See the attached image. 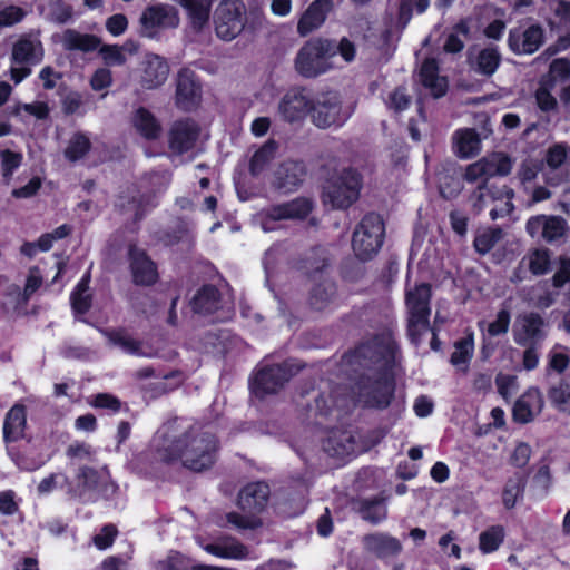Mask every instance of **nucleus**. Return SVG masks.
<instances>
[{"instance_id": "obj_56", "label": "nucleus", "mask_w": 570, "mask_h": 570, "mask_svg": "<svg viewBox=\"0 0 570 570\" xmlns=\"http://www.w3.org/2000/svg\"><path fill=\"white\" fill-rule=\"evenodd\" d=\"M70 304L75 314H87L92 306V295L90 293L71 292Z\"/></svg>"}, {"instance_id": "obj_64", "label": "nucleus", "mask_w": 570, "mask_h": 570, "mask_svg": "<svg viewBox=\"0 0 570 570\" xmlns=\"http://www.w3.org/2000/svg\"><path fill=\"white\" fill-rule=\"evenodd\" d=\"M570 282V258H560V265L552 276V286L556 288L563 287Z\"/></svg>"}, {"instance_id": "obj_18", "label": "nucleus", "mask_w": 570, "mask_h": 570, "mask_svg": "<svg viewBox=\"0 0 570 570\" xmlns=\"http://www.w3.org/2000/svg\"><path fill=\"white\" fill-rule=\"evenodd\" d=\"M45 57V48L39 35L27 32L12 45L10 60L12 65L37 66Z\"/></svg>"}, {"instance_id": "obj_14", "label": "nucleus", "mask_w": 570, "mask_h": 570, "mask_svg": "<svg viewBox=\"0 0 570 570\" xmlns=\"http://www.w3.org/2000/svg\"><path fill=\"white\" fill-rule=\"evenodd\" d=\"M127 262L134 285L151 287L158 283L160 275L157 263L136 243H130L127 247Z\"/></svg>"}, {"instance_id": "obj_62", "label": "nucleus", "mask_w": 570, "mask_h": 570, "mask_svg": "<svg viewBox=\"0 0 570 570\" xmlns=\"http://www.w3.org/2000/svg\"><path fill=\"white\" fill-rule=\"evenodd\" d=\"M106 30L114 37L121 36L128 28V19L124 13H115L107 18Z\"/></svg>"}, {"instance_id": "obj_8", "label": "nucleus", "mask_w": 570, "mask_h": 570, "mask_svg": "<svg viewBox=\"0 0 570 570\" xmlns=\"http://www.w3.org/2000/svg\"><path fill=\"white\" fill-rule=\"evenodd\" d=\"M303 365L285 360L282 363L265 365L249 377V389L255 396L263 399L276 394L289 380L298 374Z\"/></svg>"}, {"instance_id": "obj_4", "label": "nucleus", "mask_w": 570, "mask_h": 570, "mask_svg": "<svg viewBox=\"0 0 570 570\" xmlns=\"http://www.w3.org/2000/svg\"><path fill=\"white\" fill-rule=\"evenodd\" d=\"M385 238V224L382 216L371 212L365 214L352 235V249L361 262L373 259L381 249Z\"/></svg>"}, {"instance_id": "obj_35", "label": "nucleus", "mask_w": 570, "mask_h": 570, "mask_svg": "<svg viewBox=\"0 0 570 570\" xmlns=\"http://www.w3.org/2000/svg\"><path fill=\"white\" fill-rule=\"evenodd\" d=\"M356 512L372 524H379L387 518V508L380 497L358 500Z\"/></svg>"}, {"instance_id": "obj_47", "label": "nucleus", "mask_w": 570, "mask_h": 570, "mask_svg": "<svg viewBox=\"0 0 570 570\" xmlns=\"http://www.w3.org/2000/svg\"><path fill=\"white\" fill-rule=\"evenodd\" d=\"M411 102L412 99L411 96L407 95L406 87L397 86L390 92L386 100V107L396 114H401L410 108Z\"/></svg>"}, {"instance_id": "obj_42", "label": "nucleus", "mask_w": 570, "mask_h": 570, "mask_svg": "<svg viewBox=\"0 0 570 570\" xmlns=\"http://www.w3.org/2000/svg\"><path fill=\"white\" fill-rule=\"evenodd\" d=\"M91 149L90 139L82 132H76L69 140L67 148L65 149V157L76 163L82 159Z\"/></svg>"}, {"instance_id": "obj_16", "label": "nucleus", "mask_w": 570, "mask_h": 570, "mask_svg": "<svg viewBox=\"0 0 570 570\" xmlns=\"http://www.w3.org/2000/svg\"><path fill=\"white\" fill-rule=\"evenodd\" d=\"M313 99L306 94L304 87L289 88L278 102V114L288 124L303 121L311 116Z\"/></svg>"}, {"instance_id": "obj_48", "label": "nucleus", "mask_w": 570, "mask_h": 570, "mask_svg": "<svg viewBox=\"0 0 570 570\" xmlns=\"http://www.w3.org/2000/svg\"><path fill=\"white\" fill-rule=\"evenodd\" d=\"M0 158L3 178H11L13 173L21 166L23 156L19 151L3 149L0 151Z\"/></svg>"}, {"instance_id": "obj_36", "label": "nucleus", "mask_w": 570, "mask_h": 570, "mask_svg": "<svg viewBox=\"0 0 570 570\" xmlns=\"http://www.w3.org/2000/svg\"><path fill=\"white\" fill-rule=\"evenodd\" d=\"M100 43V38L95 35L80 33L73 29H68L63 33V46L67 50L91 52L97 50Z\"/></svg>"}, {"instance_id": "obj_45", "label": "nucleus", "mask_w": 570, "mask_h": 570, "mask_svg": "<svg viewBox=\"0 0 570 570\" xmlns=\"http://www.w3.org/2000/svg\"><path fill=\"white\" fill-rule=\"evenodd\" d=\"M567 229V222L561 216H547L543 225L542 238L552 243L561 238Z\"/></svg>"}, {"instance_id": "obj_2", "label": "nucleus", "mask_w": 570, "mask_h": 570, "mask_svg": "<svg viewBox=\"0 0 570 570\" xmlns=\"http://www.w3.org/2000/svg\"><path fill=\"white\" fill-rule=\"evenodd\" d=\"M60 487L69 499L83 503L110 500L119 489L107 470H97L89 465L79 466L73 479L62 475Z\"/></svg>"}, {"instance_id": "obj_20", "label": "nucleus", "mask_w": 570, "mask_h": 570, "mask_svg": "<svg viewBox=\"0 0 570 570\" xmlns=\"http://www.w3.org/2000/svg\"><path fill=\"white\" fill-rule=\"evenodd\" d=\"M314 209V203L306 197H296L289 202L274 204L264 210V216L268 220H304Z\"/></svg>"}, {"instance_id": "obj_58", "label": "nucleus", "mask_w": 570, "mask_h": 570, "mask_svg": "<svg viewBox=\"0 0 570 570\" xmlns=\"http://www.w3.org/2000/svg\"><path fill=\"white\" fill-rule=\"evenodd\" d=\"M538 108L543 112H550L557 109L558 102L549 89L539 87L534 94Z\"/></svg>"}, {"instance_id": "obj_46", "label": "nucleus", "mask_w": 570, "mask_h": 570, "mask_svg": "<svg viewBox=\"0 0 570 570\" xmlns=\"http://www.w3.org/2000/svg\"><path fill=\"white\" fill-rule=\"evenodd\" d=\"M158 454L161 463L173 465L180 462L184 468V434L170 445L160 450Z\"/></svg>"}, {"instance_id": "obj_19", "label": "nucleus", "mask_w": 570, "mask_h": 570, "mask_svg": "<svg viewBox=\"0 0 570 570\" xmlns=\"http://www.w3.org/2000/svg\"><path fill=\"white\" fill-rule=\"evenodd\" d=\"M307 168L303 160L287 159L282 161L273 173V186L283 193H292L304 181Z\"/></svg>"}, {"instance_id": "obj_21", "label": "nucleus", "mask_w": 570, "mask_h": 570, "mask_svg": "<svg viewBox=\"0 0 570 570\" xmlns=\"http://www.w3.org/2000/svg\"><path fill=\"white\" fill-rule=\"evenodd\" d=\"M198 125L190 120L176 121L168 135L169 149L176 155H183L191 150L199 137Z\"/></svg>"}, {"instance_id": "obj_41", "label": "nucleus", "mask_w": 570, "mask_h": 570, "mask_svg": "<svg viewBox=\"0 0 570 570\" xmlns=\"http://www.w3.org/2000/svg\"><path fill=\"white\" fill-rule=\"evenodd\" d=\"M504 540V530L501 525H492L479 535V550L489 554L499 549Z\"/></svg>"}, {"instance_id": "obj_38", "label": "nucleus", "mask_w": 570, "mask_h": 570, "mask_svg": "<svg viewBox=\"0 0 570 570\" xmlns=\"http://www.w3.org/2000/svg\"><path fill=\"white\" fill-rule=\"evenodd\" d=\"M527 487V478L523 474L515 473L509 478L502 490V503L507 510L515 507L519 499L523 498Z\"/></svg>"}, {"instance_id": "obj_59", "label": "nucleus", "mask_w": 570, "mask_h": 570, "mask_svg": "<svg viewBox=\"0 0 570 570\" xmlns=\"http://www.w3.org/2000/svg\"><path fill=\"white\" fill-rule=\"evenodd\" d=\"M100 55L106 65L121 66L126 62V57L117 45H104Z\"/></svg>"}, {"instance_id": "obj_10", "label": "nucleus", "mask_w": 570, "mask_h": 570, "mask_svg": "<svg viewBox=\"0 0 570 570\" xmlns=\"http://www.w3.org/2000/svg\"><path fill=\"white\" fill-rule=\"evenodd\" d=\"M355 385L367 407L385 410L394 399L395 379L393 371L377 372V376L374 379L364 374L360 375Z\"/></svg>"}, {"instance_id": "obj_29", "label": "nucleus", "mask_w": 570, "mask_h": 570, "mask_svg": "<svg viewBox=\"0 0 570 570\" xmlns=\"http://www.w3.org/2000/svg\"><path fill=\"white\" fill-rule=\"evenodd\" d=\"M169 67L159 56H153L147 59L141 75V86L145 89H155L160 87L168 77Z\"/></svg>"}, {"instance_id": "obj_15", "label": "nucleus", "mask_w": 570, "mask_h": 570, "mask_svg": "<svg viewBox=\"0 0 570 570\" xmlns=\"http://www.w3.org/2000/svg\"><path fill=\"white\" fill-rule=\"evenodd\" d=\"M203 100V86L196 72L181 68L176 77L175 105L185 112L195 111Z\"/></svg>"}, {"instance_id": "obj_3", "label": "nucleus", "mask_w": 570, "mask_h": 570, "mask_svg": "<svg viewBox=\"0 0 570 570\" xmlns=\"http://www.w3.org/2000/svg\"><path fill=\"white\" fill-rule=\"evenodd\" d=\"M219 441L207 431L189 430L184 433V468L202 473L216 463Z\"/></svg>"}, {"instance_id": "obj_5", "label": "nucleus", "mask_w": 570, "mask_h": 570, "mask_svg": "<svg viewBox=\"0 0 570 570\" xmlns=\"http://www.w3.org/2000/svg\"><path fill=\"white\" fill-rule=\"evenodd\" d=\"M363 184L362 175L354 168H344L330 176L323 185V199L333 208L346 209L360 197Z\"/></svg>"}, {"instance_id": "obj_61", "label": "nucleus", "mask_w": 570, "mask_h": 570, "mask_svg": "<svg viewBox=\"0 0 570 570\" xmlns=\"http://www.w3.org/2000/svg\"><path fill=\"white\" fill-rule=\"evenodd\" d=\"M568 157V149L562 145H553L547 151L546 161L551 169L559 168Z\"/></svg>"}, {"instance_id": "obj_51", "label": "nucleus", "mask_w": 570, "mask_h": 570, "mask_svg": "<svg viewBox=\"0 0 570 570\" xmlns=\"http://www.w3.org/2000/svg\"><path fill=\"white\" fill-rule=\"evenodd\" d=\"M489 170H490L489 169V160H487L485 158L480 159L473 164H470L466 167L465 173H464V179L468 183H475L479 179H482V181L488 183V180L490 178Z\"/></svg>"}, {"instance_id": "obj_55", "label": "nucleus", "mask_w": 570, "mask_h": 570, "mask_svg": "<svg viewBox=\"0 0 570 570\" xmlns=\"http://www.w3.org/2000/svg\"><path fill=\"white\" fill-rule=\"evenodd\" d=\"M26 17V11L18 6L10 4L0 10V28L12 27L21 22Z\"/></svg>"}, {"instance_id": "obj_7", "label": "nucleus", "mask_w": 570, "mask_h": 570, "mask_svg": "<svg viewBox=\"0 0 570 570\" xmlns=\"http://www.w3.org/2000/svg\"><path fill=\"white\" fill-rule=\"evenodd\" d=\"M432 286L422 282L405 291V305L409 313L407 335L417 344L423 332L430 328Z\"/></svg>"}, {"instance_id": "obj_12", "label": "nucleus", "mask_w": 570, "mask_h": 570, "mask_svg": "<svg viewBox=\"0 0 570 570\" xmlns=\"http://www.w3.org/2000/svg\"><path fill=\"white\" fill-rule=\"evenodd\" d=\"M139 23L142 37L156 39L161 31L178 27V10L167 3L147 6L139 18Z\"/></svg>"}, {"instance_id": "obj_30", "label": "nucleus", "mask_w": 570, "mask_h": 570, "mask_svg": "<svg viewBox=\"0 0 570 570\" xmlns=\"http://www.w3.org/2000/svg\"><path fill=\"white\" fill-rule=\"evenodd\" d=\"M220 293L215 285L205 284L194 295L190 305L196 314L210 315L218 309Z\"/></svg>"}, {"instance_id": "obj_17", "label": "nucleus", "mask_w": 570, "mask_h": 570, "mask_svg": "<svg viewBox=\"0 0 570 570\" xmlns=\"http://www.w3.org/2000/svg\"><path fill=\"white\" fill-rule=\"evenodd\" d=\"M546 41V32L541 24L532 23L527 28H512L508 36L509 49L518 55H533Z\"/></svg>"}, {"instance_id": "obj_54", "label": "nucleus", "mask_w": 570, "mask_h": 570, "mask_svg": "<svg viewBox=\"0 0 570 570\" xmlns=\"http://www.w3.org/2000/svg\"><path fill=\"white\" fill-rule=\"evenodd\" d=\"M89 404L95 409L109 410L117 413L121 409V401L110 393H98L92 396Z\"/></svg>"}, {"instance_id": "obj_33", "label": "nucleus", "mask_w": 570, "mask_h": 570, "mask_svg": "<svg viewBox=\"0 0 570 570\" xmlns=\"http://www.w3.org/2000/svg\"><path fill=\"white\" fill-rule=\"evenodd\" d=\"M501 61L502 57L498 47H485L478 52L472 68L476 73L490 78L497 72Z\"/></svg>"}, {"instance_id": "obj_6", "label": "nucleus", "mask_w": 570, "mask_h": 570, "mask_svg": "<svg viewBox=\"0 0 570 570\" xmlns=\"http://www.w3.org/2000/svg\"><path fill=\"white\" fill-rule=\"evenodd\" d=\"M335 56V43L332 40L311 39L298 50L295 58V69L305 78H315L331 69L330 59Z\"/></svg>"}, {"instance_id": "obj_37", "label": "nucleus", "mask_w": 570, "mask_h": 570, "mask_svg": "<svg viewBox=\"0 0 570 570\" xmlns=\"http://www.w3.org/2000/svg\"><path fill=\"white\" fill-rule=\"evenodd\" d=\"M474 354V332L468 327L464 336L454 342V352L450 362L454 366L469 365Z\"/></svg>"}, {"instance_id": "obj_25", "label": "nucleus", "mask_w": 570, "mask_h": 570, "mask_svg": "<svg viewBox=\"0 0 570 570\" xmlns=\"http://www.w3.org/2000/svg\"><path fill=\"white\" fill-rule=\"evenodd\" d=\"M27 428V406L22 403H14L6 413L3 420V442L16 443L23 439Z\"/></svg>"}, {"instance_id": "obj_24", "label": "nucleus", "mask_w": 570, "mask_h": 570, "mask_svg": "<svg viewBox=\"0 0 570 570\" xmlns=\"http://www.w3.org/2000/svg\"><path fill=\"white\" fill-rule=\"evenodd\" d=\"M333 0H314L301 16L297 22V32L306 37L318 29L333 9Z\"/></svg>"}, {"instance_id": "obj_60", "label": "nucleus", "mask_w": 570, "mask_h": 570, "mask_svg": "<svg viewBox=\"0 0 570 570\" xmlns=\"http://www.w3.org/2000/svg\"><path fill=\"white\" fill-rule=\"evenodd\" d=\"M531 453H532V450L528 443H525V442L518 443L511 454V458H510L511 465H513L515 468H520V469L524 468L529 463Z\"/></svg>"}, {"instance_id": "obj_49", "label": "nucleus", "mask_w": 570, "mask_h": 570, "mask_svg": "<svg viewBox=\"0 0 570 570\" xmlns=\"http://www.w3.org/2000/svg\"><path fill=\"white\" fill-rule=\"evenodd\" d=\"M21 110L36 117L38 120H46L50 115V108L45 101H35L31 104H18L16 105L10 114L12 116H19Z\"/></svg>"}, {"instance_id": "obj_1", "label": "nucleus", "mask_w": 570, "mask_h": 570, "mask_svg": "<svg viewBox=\"0 0 570 570\" xmlns=\"http://www.w3.org/2000/svg\"><path fill=\"white\" fill-rule=\"evenodd\" d=\"M399 350L393 333L383 331L360 343L354 350L345 352L342 362L365 370L381 365L377 372H391L395 367Z\"/></svg>"}, {"instance_id": "obj_34", "label": "nucleus", "mask_w": 570, "mask_h": 570, "mask_svg": "<svg viewBox=\"0 0 570 570\" xmlns=\"http://www.w3.org/2000/svg\"><path fill=\"white\" fill-rule=\"evenodd\" d=\"M205 550L222 559L245 560L249 554L248 548L234 538H230L228 542L209 543Z\"/></svg>"}, {"instance_id": "obj_43", "label": "nucleus", "mask_w": 570, "mask_h": 570, "mask_svg": "<svg viewBox=\"0 0 570 570\" xmlns=\"http://www.w3.org/2000/svg\"><path fill=\"white\" fill-rule=\"evenodd\" d=\"M547 397L553 407L564 411L570 402V382L564 377L560 379L548 389Z\"/></svg>"}, {"instance_id": "obj_11", "label": "nucleus", "mask_w": 570, "mask_h": 570, "mask_svg": "<svg viewBox=\"0 0 570 570\" xmlns=\"http://www.w3.org/2000/svg\"><path fill=\"white\" fill-rule=\"evenodd\" d=\"M246 21V6L243 0H220L215 9V32L224 41L237 38L244 30Z\"/></svg>"}, {"instance_id": "obj_22", "label": "nucleus", "mask_w": 570, "mask_h": 570, "mask_svg": "<svg viewBox=\"0 0 570 570\" xmlns=\"http://www.w3.org/2000/svg\"><path fill=\"white\" fill-rule=\"evenodd\" d=\"M362 543L368 553L381 560L397 557L403 549L397 538L385 532L365 534Z\"/></svg>"}, {"instance_id": "obj_13", "label": "nucleus", "mask_w": 570, "mask_h": 570, "mask_svg": "<svg viewBox=\"0 0 570 570\" xmlns=\"http://www.w3.org/2000/svg\"><path fill=\"white\" fill-rule=\"evenodd\" d=\"M327 267L328 259L324 258L322 264L315 267L311 274L313 285L308 292L307 304L315 312L328 309L337 296V284L325 272Z\"/></svg>"}, {"instance_id": "obj_39", "label": "nucleus", "mask_w": 570, "mask_h": 570, "mask_svg": "<svg viewBox=\"0 0 570 570\" xmlns=\"http://www.w3.org/2000/svg\"><path fill=\"white\" fill-rule=\"evenodd\" d=\"M277 150V144L275 140L269 139L263 146H261L252 156L249 160V173L252 176H259L274 158Z\"/></svg>"}, {"instance_id": "obj_52", "label": "nucleus", "mask_w": 570, "mask_h": 570, "mask_svg": "<svg viewBox=\"0 0 570 570\" xmlns=\"http://www.w3.org/2000/svg\"><path fill=\"white\" fill-rule=\"evenodd\" d=\"M117 535V527L112 523H107L100 529L99 533L94 535L92 542L97 549L106 550L114 544Z\"/></svg>"}, {"instance_id": "obj_28", "label": "nucleus", "mask_w": 570, "mask_h": 570, "mask_svg": "<svg viewBox=\"0 0 570 570\" xmlns=\"http://www.w3.org/2000/svg\"><path fill=\"white\" fill-rule=\"evenodd\" d=\"M419 76L422 86L430 89L434 98H441L446 94V80L439 77V63L434 58H426L422 62Z\"/></svg>"}, {"instance_id": "obj_32", "label": "nucleus", "mask_w": 570, "mask_h": 570, "mask_svg": "<svg viewBox=\"0 0 570 570\" xmlns=\"http://www.w3.org/2000/svg\"><path fill=\"white\" fill-rule=\"evenodd\" d=\"M187 10L190 28L200 32L209 22L212 0H180Z\"/></svg>"}, {"instance_id": "obj_44", "label": "nucleus", "mask_w": 570, "mask_h": 570, "mask_svg": "<svg viewBox=\"0 0 570 570\" xmlns=\"http://www.w3.org/2000/svg\"><path fill=\"white\" fill-rule=\"evenodd\" d=\"M502 237V229L500 227H489L482 233L475 235L473 247L480 255L488 254Z\"/></svg>"}, {"instance_id": "obj_57", "label": "nucleus", "mask_w": 570, "mask_h": 570, "mask_svg": "<svg viewBox=\"0 0 570 570\" xmlns=\"http://www.w3.org/2000/svg\"><path fill=\"white\" fill-rule=\"evenodd\" d=\"M135 213H134V222H140L145 218L148 207L151 206V196L146 194H139L137 196H132L128 202Z\"/></svg>"}, {"instance_id": "obj_53", "label": "nucleus", "mask_w": 570, "mask_h": 570, "mask_svg": "<svg viewBox=\"0 0 570 570\" xmlns=\"http://www.w3.org/2000/svg\"><path fill=\"white\" fill-rule=\"evenodd\" d=\"M473 197V207L476 212H481L485 207V199H499L502 197V194L499 190H492L487 184V181H482L478 188L472 194Z\"/></svg>"}, {"instance_id": "obj_50", "label": "nucleus", "mask_w": 570, "mask_h": 570, "mask_svg": "<svg viewBox=\"0 0 570 570\" xmlns=\"http://www.w3.org/2000/svg\"><path fill=\"white\" fill-rule=\"evenodd\" d=\"M511 323V313L507 308H501L497 313L494 321L490 322L487 327V333L491 337L504 335L508 333Z\"/></svg>"}, {"instance_id": "obj_40", "label": "nucleus", "mask_w": 570, "mask_h": 570, "mask_svg": "<svg viewBox=\"0 0 570 570\" xmlns=\"http://www.w3.org/2000/svg\"><path fill=\"white\" fill-rule=\"evenodd\" d=\"M528 261V268L534 276H542L551 269V255L548 248H533L521 261Z\"/></svg>"}, {"instance_id": "obj_63", "label": "nucleus", "mask_w": 570, "mask_h": 570, "mask_svg": "<svg viewBox=\"0 0 570 570\" xmlns=\"http://www.w3.org/2000/svg\"><path fill=\"white\" fill-rule=\"evenodd\" d=\"M534 411L519 397L512 409L513 421L521 424H527L533 420Z\"/></svg>"}, {"instance_id": "obj_23", "label": "nucleus", "mask_w": 570, "mask_h": 570, "mask_svg": "<svg viewBox=\"0 0 570 570\" xmlns=\"http://www.w3.org/2000/svg\"><path fill=\"white\" fill-rule=\"evenodd\" d=\"M269 487L265 482H252L238 493V507L249 513H261L267 505Z\"/></svg>"}, {"instance_id": "obj_27", "label": "nucleus", "mask_w": 570, "mask_h": 570, "mask_svg": "<svg viewBox=\"0 0 570 570\" xmlns=\"http://www.w3.org/2000/svg\"><path fill=\"white\" fill-rule=\"evenodd\" d=\"M544 320L537 312H530L521 317V331L514 333L517 344L525 346L528 343L534 344L544 337Z\"/></svg>"}, {"instance_id": "obj_26", "label": "nucleus", "mask_w": 570, "mask_h": 570, "mask_svg": "<svg viewBox=\"0 0 570 570\" xmlns=\"http://www.w3.org/2000/svg\"><path fill=\"white\" fill-rule=\"evenodd\" d=\"M131 125L137 134L148 141L157 140L161 136V125L156 116L146 107H138L131 116Z\"/></svg>"}, {"instance_id": "obj_9", "label": "nucleus", "mask_w": 570, "mask_h": 570, "mask_svg": "<svg viewBox=\"0 0 570 570\" xmlns=\"http://www.w3.org/2000/svg\"><path fill=\"white\" fill-rule=\"evenodd\" d=\"M353 109L345 108L337 91H325L312 101L311 121L320 129L341 128L351 118Z\"/></svg>"}, {"instance_id": "obj_31", "label": "nucleus", "mask_w": 570, "mask_h": 570, "mask_svg": "<svg viewBox=\"0 0 570 570\" xmlns=\"http://www.w3.org/2000/svg\"><path fill=\"white\" fill-rule=\"evenodd\" d=\"M453 138L455 154L460 158H473L481 150V138L474 128L458 129Z\"/></svg>"}]
</instances>
